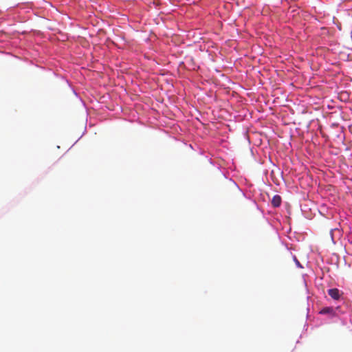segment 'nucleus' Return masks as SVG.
I'll use <instances>...</instances> for the list:
<instances>
[{
	"label": "nucleus",
	"mask_w": 352,
	"mask_h": 352,
	"mask_svg": "<svg viewBox=\"0 0 352 352\" xmlns=\"http://www.w3.org/2000/svg\"><path fill=\"white\" fill-rule=\"evenodd\" d=\"M281 197L280 196L276 195H274L272 199V204L274 207L277 208L279 207L281 204Z\"/></svg>",
	"instance_id": "f03ea898"
},
{
	"label": "nucleus",
	"mask_w": 352,
	"mask_h": 352,
	"mask_svg": "<svg viewBox=\"0 0 352 352\" xmlns=\"http://www.w3.org/2000/svg\"><path fill=\"white\" fill-rule=\"evenodd\" d=\"M293 259L294 261H295L296 265L298 267H302L300 262L298 261V260L297 259V258L296 257V256H293Z\"/></svg>",
	"instance_id": "20e7f679"
},
{
	"label": "nucleus",
	"mask_w": 352,
	"mask_h": 352,
	"mask_svg": "<svg viewBox=\"0 0 352 352\" xmlns=\"http://www.w3.org/2000/svg\"><path fill=\"white\" fill-rule=\"evenodd\" d=\"M333 313V309L331 307H324L320 311V314H332Z\"/></svg>",
	"instance_id": "7ed1b4c3"
},
{
	"label": "nucleus",
	"mask_w": 352,
	"mask_h": 352,
	"mask_svg": "<svg viewBox=\"0 0 352 352\" xmlns=\"http://www.w3.org/2000/svg\"><path fill=\"white\" fill-rule=\"evenodd\" d=\"M328 294L334 300H338L340 298V292L337 288L329 289Z\"/></svg>",
	"instance_id": "f257e3e1"
}]
</instances>
